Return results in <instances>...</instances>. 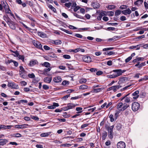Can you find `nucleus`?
<instances>
[{"instance_id": "1", "label": "nucleus", "mask_w": 148, "mask_h": 148, "mask_svg": "<svg viewBox=\"0 0 148 148\" xmlns=\"http://www.w3.org/2000/svg\"><path fill=\"white\" fill-rule=\"evenodd\" d=\"M140 108V104L138 103L134 102L132 104V108L134 111H137Z\"/></svg>"}, {"instance_id": "2", "label": "nucleus", "mask_w": 148, "mask_h": 148, "mask_svg": "<svg viewBox=\"0 0 148 148\" xmlns=\"http://www.w3.org/2000/svg\"><path fill=\"white\" fill-rule=\"evenodd\" d=\"M32 42L34 45L37 48L40 49H42V45L40 42L36 40H33Z\"/></svg>"}, {"instance_id": "3", "label": "nucleus", "mask_w": 148, "mask_h": 148, "mask_svg": "<svg viewBox=\"0 0 148 148\" xmlns=\"http://www.w3.org/2000/svg\"><path fill=\"white\" fill-rule=\"evenodd\" d=\"M8 86L12 89H17L18 88V86L14 82H9Z\"/></svg>"}, {"instance_id": "4", "label": "nucleus", "mask_w": 148, "mask_h": 148, "mask_svg": "<svg viewBox=\"0 0 148 148\" xmlns=\"http://www.w3.org/2000/svg\"><path fill=\"white\" fill-rule=\"evenodd\" d=\"M125 71L126 70H122L121 69H115L112 71L113 72L115 73H116L117 77L121 75L123 73L125 72Z\"/></svg>"}, {"instance_id": "5", "label": "nucleus", "mask_w": 148, "mask_h": 148, "mask_svg": "<svg viewBox=\"0 0 148 148\" xmlns=\"http://www.w3.org/2000/svg\"><path fill=\"white\" fill-rule=\"evenodd\" d=\"M121 87V86L116 85L112 86L108 89V91L113 90L114 92H116L117 90Z\"/></svg>"}, {"instance_id": "6", "label": "nucleus", "mask_w": 148, "mask_h": 148, "mask_svg": "<svg viewBox=\"0 0 148 148\" xmlns=\"http://www.w3.org/2000/svg\"><path fill=\"white\" fill-rule=\"evenodd\" d=\"M117 148H125L126 145L125 143L123 141H120L117 144Z\"/></svg>"}, {"instance_id": "7", "label": "nucleus", "mask_w": 148, "mask_h": 148, "mask_svg": "<svg viewBox=\"0 0 148 148\" xmlns=\"http://www.w3.org/2000/svg\"><path fill=\"white\" fill-rule=\"evenodd\" d=\"M83 61L87 63H89L91 62L92 58L90 56H83L82 58Z\"/></svg>"}, {"instance_id": "8", "label": "nucleus", "mask_w": 148, "mask_h": 148, "mask_svg": "<svg viewBox=\"0 0 148 148\" xmlns=\"http://www.w3.org/2000/svg\"><path fill=\"white\" fill-rule=\"evenodd\" d=\"M29 125L28 124H24L22 125H15V127L16 128L24 129L27 127V126Z\"/></svg>"}, {"instance_id": "9", "label": "nucleus", "mask_w": 148, "mask_h": 148, "mask_svg": "<svg viewBox=\"0 0 148 148\" xmlns=\"http://www.w3.org/2000/svg\"><path fill=\"white\" fill-rule=\"evenodd\" d=\"M12 127L11 125H0V130L3 129H10Z\"/></svg>"}, {"instance_id": "10", "label": "nucleus", "mask_w": 148, "mask_h": 148, "mask_svg": "<svg viewBox=\"0 0 148 148\" xmlns=\"http://www.w3.org/2000/svg\"><path fill=\"white\" fill-rule=\"evenodd\" d=\"M139 91L138 90H136L134 92L132 93L133 96V98L134 99H136L138 98L139 95H138Z\"/></svg>"}, {"instance_id": "11", "label": "nucleus", "mask_w": 148, "mask_h": 148, "mask_svg": "<svg viewBox=\"0 0 148 148\" xmlns=\"http://www.w3.org/2000/svg\"><path fill=\"white\" fill-rule=\"evenodd\" d=\"M9 25L10 27L12 29H16V26L15 23L12 21H11L10 23L8 24Z\"/></svg>"}, {"instance_id": "12", "label": "nucleus", "mask_w": 148, "mask_h": 148, "mask_svg": "<svg viewBox=\"0 0 148 148\" xmlns=\"http://www.w3.org/2000/svg\"><path fill=\"white\" fill-rule=\"evenodd\" d=\"M132 12L129 8L127 9V10H123L122 11V13L125 15H127V14H130Z\"/></svg>"}, {"instance_id": "13", "label": "nucleus", "mask_w": 148, "mask_h": 148, "mask_svg": "<svg viewBox=\"0 0 148 148\" xmlns=\"http://www.w3.org/2000/svg\"><path fill=\"white\" fill-rule=\"evenodd\" d=\"M8 142V140L6 139H0V145L3 146Z\"/></svg>"}, {"instance_id": "14", "label": "nucleus", "mask_w": 148, "mask_h": 148, "mask_svg": "<svg viewBox=\"0 0 148 148\" xmlns=\"http://www.w3.org/2000/svg\"><path fill=\"white\" fill-rule=\"evenodd\" d=\"M77 104H74L72 103H68V108L69 109H72L74 108L75 106H77Z\"/></svg>"}, {"instance_id": "15", "label": "nucleus", "mask_w": 148, "mask_h": 148, "mask_svg": "<svg viewBox=\"0 0 148 148\" xmlns=\"http://www.w3.org/2000/svg\"><path fill=\"white\" fill-rule=\"evenodd\" d=\"M62 80L61 78L59 76L55 77L53 79V81L56 83L61 82Z\"/></svg>"}, {"instance_id": "16", "label": "nucleus", "mask_w": 148, "mask_h": 148, "mask_svg": "<svg viewBox=\"0 0 148 148\" xmlns=\"http://www.w3.org/2000/svg\"><path fill=\"white\" fill-rule=\"evenodd\" d=\"M38 62L37 60H33L29 62L28 64V65L30 67H31L36 64Z\"/></svg>"}, {"instance_id": "17", "label": "nucleus", "mask_w": 148, "mask_h": 148, "mask_svg": "<svg viewBox=\"0 0 148 148\" xmlns=\"http://www.w3.org/2000/svg\"><path fill=\"white\" fill-rule=\"evenodd\" d=\"M51 133V132H47L43 133L40 134V136L41 137H47Z\"/></svg>"}, {"instance_id": "18", "label": "nucleus", "mask_w": 148, "mask_h": 148, "mask_svg": "<svg viewBox=\"0 0 148 148\" xmlns=\"http://www.w3.org/2000/svg\"><path fill=\"white\" fill-rule=\"evenodd\" d=\"M37 34L39 36L42 38H45L46 37V34L42 32L38 31Z\"/></svg>"}, {"instance_id": "19", "label": "nucleus", "mask_w": 148, "mask_h": 148, "mask_svg": "<svg viewBox=\"0 0 148 148\" xmlns=\"http://www.w3.org/2000/svg\"><path fill=\"white\" fill-rule=\"evenodd\" d=\"M52 80L51 77H46L44 78V82L47 83H50Z\"/></svg>"}, {"instance_id": "20", "label": "nucleus", "mask_w": 148, "mask_h": 148, "mask_svg": "<svg viewBox=\"0 0 148 148\" xmlns=\"http://www.w3.org/2000/svg\"><path fill=\"white\" fill-rule=\"evenodd\" d=\"M141 45L140 44L136 46H132L130 47V48L132 49H136V50H139L140 49Z\"/></svg>"}, {"instance_id": "21", "label": "nucleus", "mask_w": 148, "mask_h": 148, "mask_svg": "<svg viewBox=\"0 0 148 148\" xmlns=\"http://www.w3.org/2000/svg\"><path fill=\"white\" fill-rule=\"evenodd\" d=\"M3 18L4 20L8 24L12 21L8 15H4Z\"/></svg>"}, {"instance_id": "22", "label": "nucleus", "mask_w": 148, "mask_h": 148, "mask_svg": "<svg viewBox=\"0 0 148 148\" xmlns=\"http://www.w3.org/2000/svg\"><path fill=\"white\" fill-rule=\"evenodd\" d=\"M105 127L107 129L108 132H113V130L114 127V125H112L111 126H106Z\"/></svg>"}, {"instance_id": "23", "label": "nucleus", "mask_w": 148, "mask_h": 148, "mask_svg": "<svg viewBox=\"0 0 148 148\" xmlns=\"http://www.w3.org/2000/svg\"><path fill=\"white\" fill-rule=\"evenodd\" d=\"M103 54L105 55H108L109 56H111L112 55H116V54L113 51H106V52H104L103 53Z\"/></svg>"}, {"instance_id": "24", "label": "nucleus", "mask_w": 148, "mask_h": 148, "mask_svg": "<svg viewBox=\"0 0 148 148\" xmlns=\"http://www.w3.org/2000/svg\"><path fill=\"white\" fill-rule=\"evenodd\" d=\"M144 60V58L143 57H139L133 60V62L134 63L138 61H143Z\"/></svg>"}, {"instance_id": "25", "label": "nucleus", "mask_w": 148, "mask_h": 148, "mask_svg": "<svg viewBox=\"0 0 148 148\" xmlns=\"http://www.w3.org/2000/svg\"><path fill=\"white\" fill-rule=\"evenodd\" d=\"M55 57V56H44V58L45 60L48 61L53 60V58Z\"/></svg>"}, {"instance_id": "26", "label": "nucleus", "mask_w": 148, "mask_h": 148, "mask_svg": "<svg viewBox=\"0 0 148 148\" xmlns=\"http://www.w3.org/2000/svg\"><path fill=\"white\" fill-rule=\"evenodd\" d=\"M12 137H15L17 138L20 137L22 136L19 133L13 134L10 135Z\"/></svg>"}, {"instance_id": "27", "label": "nucleus", "mask_w": 148, "mask_h": 148, "mask_svg": "<svg viewBox=\"0 0 148 148\" xmlns=\"http://www.w3.org/2000/svg\"><path fill=\"white\" fill-rule=\"evenodd\" d=\"M88 88V86L85 84H82L79 86V89L82 90H84L87 89Z\"/></svg>"}, {"instance_id": "28", "label": "nucleus", "mask_w": 148, "mask_h": 148, "mask_svg": "<svg viewBox=\"0 0 148 148\" xmlns=\"http://www.w3.org/2000/svg\"><path fill=\"white\" fill-rule=\"evenodd\" d=\"M74 36L78 38H82L84 40L86 39V38L85 37H83L82 35L79 34H75L74 35Z\"/></svg>"}, {"instance_id": "29", "label": "nucleus", "mask_w": 148, "mask_h": 148, "mask_svg": "<svg viewBox=\"0 0 148 148\" xmlns=\"http://www.w3.org/2000/svg\"><path fill=\"white\" fill-rule=\"evenodd\" d=\"M52 43L56 45H59L62 43V42L60 40H58L53 41Z\"/></svg>"}, {"instance_id": "30", "label": "nucleus", "mask_w": 148, "mask_h": 148, "mask_svg": "<svg viewBox=\"0 0 148 148\" xmlns=\"http://www.w3.org/2000/svg\"><path fill=\"white\" fill-rule=\"evenodd\" d=\"M143 2V0H138L134 3V4L135 5H138L142 4Z\"/></svg>"}, {"instance_id": "31", "label": "nucleus", "mask_w": 148, "mask_h": 148, "mask_svg": "<svg viewBox=\"0 0 148 148\" xmlns=\"http://www.w3.org/2000/svg\"><path fill=\"white\" fill-rule=\"evenodd\" d=\"M87 81L86 79L85 78H82L79 80V82L81 84L85 83Z\"/></svg>"}, {"instance_id": "32", "label": "nucleus", "mask_w": 148, "mask_h": 148, "mask_svg": "<svg viewBox=\"0 0 148 148\" xmlns=\"http://www.w3.org/2000/svg\"><path fill=\"white\" fill-rule=\"evenodd\" d=\"M71 52H77L79 51L80 50L82 52H84V50L83 49H80V48H77L75 50H71Z\"/></svg>"}, {"instance_id": "33", "label": "nucleus", "mask_w": 148, "mask_h": 148, "mask_svg": "<svg viewBox=\"0 0 148 148\" xmlns=\"http://www.w3.org/2000/svg\"><path fill=\"white\" fill-rule=\"evenodd\" d=\"M107 136V133L106 132H105L101 134V137L103 140H104Z\"/></svg>"}, {"instance_id": "34", "label": "nucleus", "mask_w": 148, "mask_h": 148, "mask_svg": "<svg viewBox=\"0 0 148 148\" xmlns=\"http://www.w3.org/2000/svg\"><path fill=\"white\" fill-rule=\"evenodd\" d=\"M47 6L53 12H56V9L54 7H53L52 5H47Z\"/></svg>"}, {"instance_id": "35", "label": "nucleus", "mask_w": 148, "mask_h": 148, "mask_svg": "<svg viewBox=\"0 0 148 148\" xmlns=\"http://www.w3.org/2000/svg\"><path fill=\"white\" fill-rule=\"evenodd\" d=\"M92 4L94 8L95 9L98 8L100 6V5L98 3H93Z\"/></svg>"}, {"instance_id": "36", "label": "nucleus", "mask_w": 148, "mask_h": 148, "mask_svg": "<svg viewBox=\"0 0 148 148\" xmlns=\"http://www.w3.org/2000/svg\"><path fill=\"white\" fill-rule=\"evenodd\" d=\"M119 37L118 36H115L112 38H109L108 39L109 41H114L116 40L117 39L119 38Z\"/></svg>"}, {"instance_id": "37", "label": "nucleus", "mask_w": 148, "mask_h": 148, "mask_svg": "<svg viewBox=\"0 0 148 148\" xmlns=\"http://www.w3.org/2000/svg\"><path fill=\"white\" fill-rule=\"evenodd\" d=\"M123 106L121 110V111H124L129 106V105H127V104L124 103L123 105Z\"/></svg>"}, {"instance_id": "38", "label": "nucleus", "mask_w": 148, "mask_h": 148, "mask_svg": "<svg viewBox=\"0 0 148 148\" xmlns=\"http://www.w3.org/2000/svg\"><path fill=\"white\" fill-rule=\"evenodd\" d=\"M51 69L49 68L45 69L43 71V73L42 74L45 75H46L47 74V73L50 71L51 70Z\"/></svg>"}, {"instance_id": "39", "label": "nucleus", "mask_w": 148, "mask_h": 148, "mask_svg": "<svg viewBox=\"0 0 148 148\" xmlns=\"http://www.w3.org/2000/svg\"><path fill=\"white\" fill-rule=\"evenodd\" d=\"M102 90V88H100L94 89L93 92L94 93H97L101 91Z\"/></svg>"}, {"instance_id": "40", "label": "nucleus", "mask_w": 148, "mask_h": 148, "mask_svg": "<svg viewBox=\"0 0 148 148\" xmlns=\"http://www.w3.org/2000/svg\"><path fill=\"white\" fill-rule=\"evenodd\" d=\"M108 77L110 78H113L117 77V75H116V73H114L112 75H110L107 76Z\"/></svg>"}, {"instance_id": "41", "label": "nucleus", "mask_w": 148, "mask_h": 148, "mask_svg": "<svg viewBox=\"0 0 148 148\" xmlns=\"http://www.w3.org/2000/svg\"><path fill=\"white\" fill-rule=\"evenodd\" d=\"M82 109V108L81 107H77L76 108V110L78 111L77 112V114H79L82 113V111H81Z\"/></svg>"}, {"instance_id": "42", "label": "nucleus", "mask_w": 148, "mask_h": 148, "mask_svg": "<svg viewBox=\"0 0 148 148\" xmlns=\"http://www.w3.org/2000/svg\"><path fill=\"white\" fill-rule=\"evenodd\" d=\"M72 5V3L71 2H68L64 4V5L67 8H69L71 7V6Z\"/></svg>"}, {"instance_id": "43", "label": "nucleus", "mask_w": 148, "mask_h": 148, "mask_svg": "<svg viewBox=\"0 0 148 148\" xmlns=\"http://www.w3.org/2000/svg\"><path fill=\"white\" fill-rule=\"evenodd\" d=\"M26 16L31 20L33 21H34L32 17V15L31 14H27L26 15Z\"/></svg>"}, {"instance_id": "44", "label": "nucleus", "mask_w": 148, "mask_h": 148, "mask_svg": "<svg viewBox=\"0 0 148 148\" xmlns=\"http://www.w3.org/2000/svg\"><path fill=\"white\" fill-rule=\"evenodd\" d=\"M42 65L46 67H49L50 66V64L48 62H45L42 64Z\"/></svg>"}, {"instance_id": "45", "label": "nucleus", "mask_w": 148, "mask_h": 148, "mask_svg": "<svg viewBox=\"0 0 148 148\" xmlns=\"http://www.w3.org/2000/svg\"><path fill=\"white\" fill-rule=\"evenodd\" d=\"M146 65V62H142L141 64H140V65H139V66L138 67V68H139V69H140V68H142V67Z\"/></svg>"}, {"instance_id": "46", "label": "nucleus", "mask_w": 148, "mask_h": 148, "mask_svg": "<svg viewBox=\"0 0 148 148\" xmlns=\"http://www.w3.org/2000/svg\"><path fill=\"white\" fill-rule=\"evenodd\" d=\"M123 106V103L122 102L118 103L117 105V108L119 109L121 108Z\"/></svg>"}, {"instance_id": "47", "label": "nucleus", "mask_w": 148, "mask_h": 148, "mask_svg": "<svg viewBox=\"0 0 148 148\" xmlns=\"http://www.w3.org/2000/svg\"><path fill=\"white\" fill-rule=\"evenodd\" d=\"M69 83V81L66 80H64L63 81L62 83V85L63 86H65L66 85H68Z\"/></svg>"}, {"instance_id": "48", "label": "nucleus", "mask_w": 148, "mask_h": 148, "mask_svg": "<svg viewBox=\"0 0 148 148\" xmlns=\"http://www.w3.org/2000/svg\"><path fill=\"white\" fill-rule=\"evenodd\" d=\"M121 11L119 10H116L115 12V15L116 16H119L121 14Z\"/></svg>"}, {"instance_id": "49", "label": "nucleus", "mask_w": 148, "mask_h": 148, "mask_svg": "<svg viewBox=\"0 0 148 148\" xmlns=\"http://www.w3.org/2000/svg\"><path fill=\"white\" fill-rule=\"evenodd\" d=\"M108 136L110 139H112L113 137V132H108Z\"/></svg>"}, {"instance_id": "50", "label": "nucleus", "mask_w": 148, "mask_h": 148, "mask_svg": "<svg viewBox=\"0 0 148 148\" xmlns=\"http://www.w3.org/2000/svg\"><path fill=\"white\" fill-rule=\"evenodd\" d=\"M61 30L62 31H63L64 32L68 34H72V32H71V31H68V30L65 29H61Z\"/></svg>"}, {"instance_id": "51", "label": "nucleus", "mask_w": 148, "mask_h": 148, "mask_svg": "<svg viewBox=\"0 0 148 148\" xmlns=\"http://www.w3.org/2000/svg\"><path fill=\"white\" fill-rule=\"evenodd\" d=\"M19 68H20V70H19L20 72H21V73H24L25 71V70H24V69L23 68V67L22 66H21L19 67Z\"/></svg>"}, {"instance_id": "52", "label": "nucleus", "mask_w": 148, "mask_h": 148, "mask_svg": "<svg viewBox=\"0 0 148 148\" xmlns=\"http://www.w3.org/2000/svg\"><path fill=\"white\" fill-rule=\"evenodd\" d=\"M113 47H109L107 48H104L103 49V51H106L108 50H111L113 49Z\"/></svg>"}, {"instance_id": "53", "label": "nucleus", "mask_w": 148, "mask_h": 148, "mask_svg": "<svg viewBox=\"0 0 148 148\" xmlns=\"http://www.w3.org/2000/svg\"><path fill=\"white\" fill-rule=\"evenodd\" d=\"M28 76L29 77L31 78H33L35 77V75L33 73L28 74Z\"/></svg>"}, {"instance_id": "54", "label": "nucleus", "mask_w": 148, "mask_h": 148, "mask_svg": "<svg viewBox=\"0 0 148 148\" xmlns=\"http://www.w3.org/2000/svg\"><path fill=\"white\" fill-rule=\"evenodd\" d=\"M141 45V47H143V48L144 49H148V44H146L143 45V44H140Z\"/></svg>"}, {"instance_id": "55", "label": "nucleus", "mask_w": 148, "mask_h": 148, "mask_svg": "<svg viewBox=\"0 0 148 148\" xmlns=\"http://www.w3.org/2000/svg\"><path fill=\"white\" fill-rule=\"evenodd\" d=\"M132 57L131 56H130L127 58L125 59V61L126 63L129 62L130 60L132 59Z\"/></svg>"}, {"instance_id": "56", "label": "nucleus", "mask_w": 148, "mask_h": 148, "mask_svg": "<svg viewBox=\"0 0 148 148\" xmlns=\"http://www.w3.org/2000/svg\"><path fill=\"white\" fill-rule=\"evenodd\" d=\"M126 79L127 78L126 77H122L120 79V81L121 82H124Z\"/></svg>"}, {"instance_id": "57", "label": "nucleus", "mask_w": 148, "mask_h": 148, "mask_svg": "<svg viewBox=\"0 0 148 148\" xmlns=\"http://www.w3.org/2000/svg\"><path fill=\"white\" fill-rule=\"evenodd\" d=\"M107 8L110 10H112L115 8V6L114 5H109L108 6Z\"/></svg>"}, {"instance_id": "58", "label": "nucleus", "mask_w": 148, "mask_h": 148, "mask_svg": "<svg viewBox=\"0 0 148 148\" xmlns=\"http://www.w3.org/2000/svg\"><path fill=\"white\" fill-rule=\"evenodd\" d=\"M42 88L45 90H47L49 88V86L46 85H43L42 86Z\"/></svg>"}, {"instance_id": "59", "label": "nucleus", "mask_w": 148, "mask_h": 148, "mask_svg": "<svg viewBox=\"0 0 148 148\" xmlns=\"http://www.w3.org/2000/svg\"><path fill=\"white\" fill-rule=\"evenodd\" d=\"M127 6L126 5H123L120 7V8L122 10L126 9L127 8Z\"/></svg>"}, {"instance_id": "60", "label": "nucleus", "mask_w": 148, "mask_h": 148, "mask_svg": "<svg viewBox=\"0 0 148 148\" xmlns=\"http://www.w3.org/2000/svg\"><path fill=\"white\" fill-rule=\"evenodd\" d=\"M109 118L110 119V121L111 122H113L114 119L113 118V116L112 114H110L109 116Z\"/></svg>"}, {"instance_id": "61", "label": "nucleus", "mask_w": 148, "mask_h": 148, "mask_svg": "<svg viewBox=\"0 0 148 148\" xmlns=\"http://www.w3.org/2000/svg\"><path fill=\"white\" fill-rule=\"evenodd\" d=\"M130 98L126 97L125 98V101L126 103H129L130 102Z\"/></svg>"}, {"instance_id": "62", "label": "nucleus", "mask_w": 148, "mask_h": 148, "mask_svg": "<svg viewBox=\"0 0 148 148\" xmlns=\"http://www.w3.org/2000/svg\"><path fill=\"white\" fill-rule=\"evenodd\" d=\"M32 119L35 120L36 121H38L39 119V118L37 116H32L31 117Z\"/></svg>"}, {"instance_id": "63", "label": "nucleus", "mask_w": 148, "mask_h": 148, "mask_svg": "<svg viewBox=\"0 0 148 148\" xmlns=\"http://www.w3.org/2000/svg\"><path fill=\"white\" fill-rule=\"evenodd\" d=\"M90 72H95L97 71V69L95 68H91L90 69Z\"/></svg>"}, {"instance_id": "64", "label": "nucleus", "mask_w": 148, "mask_h": 148, "mask_svg": "<svg viewBox=\"0 0 148 148\" xmlns=\"http://www.w3.org/2000/svg\"><path fill=\"white\" fill-rule=\"evenodd\" d=\"M69 96V95H67L64 96L62 98V99L64 100H65L68 98Z\"/></svg>"}]
</instances>
